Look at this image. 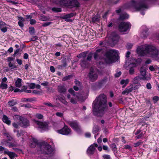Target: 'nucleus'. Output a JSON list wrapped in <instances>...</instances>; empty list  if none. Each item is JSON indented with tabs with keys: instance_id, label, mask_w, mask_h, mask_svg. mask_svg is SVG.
Returning a JSON list of instances; mask_svg holds the SVG:
<instances>
[{
	"instance_id": "nucleus-21",
	"label": "nucleus",
	"mask_w": 159,
	"mask_h": 159,
	"mask_svg": "<svg viewBox=\"0 0 159 159\" xmlns=\"http://www.w3.org/2000/svg\"><path fill=\"white\" fill-rule=\"evenodd\" d=\"M5 152V154L7 155L11 159H13L15 157H17V155L14 152H10L8 150Z\"/></svg>"
},
{
	"instance_id": "nucleus-50",
	"label": "nucleus",
	"mask_w": 159,
	"mask_h": 159,
	"mask_svg": "<svg viewBox=\"0 0 159 159\" xmlns=\"http://www.w3.org/2000/svg\"><path fill=\"white\" fill-rule=\"evenodd\" d=\"M23 89H25V91H24V92H25L26 93H30L31 92V90H26L27 89V87L26 86H24L23 87Z\"/></svg>"
},
{
	"instance_id": "nucleus-43",
	"label": "nucleus",
	"mask_w": 159,
	"mask_h": 159,
	"mask_svg": "<svg viewBox=\"0 0 159 159\" xmlns=\"http://www.w3.org/2000/svg\"><path fill=\"white\" fill-rule=\"evenodd\" d=\"M68 92L71 94V96L75 95V92L72 88H70L68 90Z\"/></svg>"
},
{
	"instance_id": "nucleus-52",
	"label": "nucleus",
	"mask_w": 159,
	"mask_h": 159,
	"mask_svg": "<svg viewBox=\"0 0 159 159\" xmlns=\"http://www.w3.org/2000/svg\"><path fill=\"white\" fill-rule=\"evenodd\" d=\"M32 101H33V100L32 98H25L23 99V101H24V102H31Z\"/></svg>"
},
{
	"instance_id": "nucleus-30",
	"label": "nucleus",
	"mask_w": 159,
	"mask_h": 159,
	"mask_svg": "<svg viewBox=\"0 0 159 159\" xmlns=\"http://www.w3.org/2000/svg\"><path fill=\"white\" fill-rule=\"evenodd\" d=\"M8 85L7 84L4 83L2 82L0 84V88L2 89H6L7 88Z\"/></svg>"
},
{
	"instance_id": "nucleus-53",
	"label": "nucleus",
	"mask_w": 159,
	"mask_h": 159,
	"mask_svg": "<svg viewBox=\"0 0 159 159\" xmlns=\"http://www.w3.org/2000/svg\"><path fill=\"white\" fill-rule=\"evenodd\" d=\"M56 115L57 116L60 117H62L63 116V113L62 112H57L56 113Z\"/></svg>"
},
{
	"instance_id": "nucleus-48",
	"label": "nucleus",
	"mask_w": 159,
	"mask_h": 159,
	"mask_svg": "<svg viewBox=\"0 0 159 159\" xmlns=\"http://www.w3.org/2000/svg\"><path fill=\"white\" fill-rule=\"evenodd\" d=\"M134 72V70L133 68L131 67L129 70V73L130 75H133Z\"/></svg>"
},
{
	"instance_id": "nucleus-61",
	"label": "nucleus",
	"mask_w": 159,
	"mask_h": 159,
	"mask_svg": "<svg viewBox=\"0 0 159 159\" xmlns=\"http://www.w3.org/2000/svg\"><path fill=\"white\" fill-rule=\"evenodd\" d=\"M92 57V54L91 53L89 54L88 55V56L87 57V60L90 61L91 60Z\"/></svg>"
},
{
	"instance_id": "nucleus-33",
	"label": "nucleus",
	"mask_w": 159,
	"mask_h": 159,
	"mask_svg": "<svg viewBox=\"0 0 159 159\" xmlns=\"http://www.w3.org/2000/svg\"><path fill=\"white\" fill-rule=\"evenodd\" d=\"M100 17L98 16H95L92 18V21L95 22L99 21Z\"/></svg>"
},
{
	"instance_id": "nucleus-51",
	"label": "nucleus",
	"mask_w": 159,
	"mask_h": 159,
	"mask_svg": "<svg viewBox=\"0 0 159 159\" xmlns=\"http://www.w3.org/2000/svg\"><path fill=\"white\" fill-rule=\"evenodd\" d=\"M33 141L35 145H34L33 146L32 145V144H31V145H30V146L32 147H34L35 146V145L38 144V140L36 139H33Z\"/></svg>"
},
{
	"instance_id": "nucleus-54",
	"label": "nucleus",
	"mask_w": 159,
	"mask_h": 159,
	"mask_svg": "<svg viewBox=\"0 0 159 159\" xmlns=\"http://www.w3.org/2000/svg\"><path fill=\"white\" fill-rule=\"evenodd\" d=\"M16 145H15L14 144H11L9 145V146L10 148H12L14 150H18L17 148H14L15 147H16L17 146Z\"/></svg>"
},
{
	"instance_id": "nucleus-27",
	"label": "nucleus",
	"mask_w": 159,
	"mask_h": 159,
	"mask_svg": "<svg viewBox=\"0 0 159 159\" xmlns=\"http://www.w3.org/2000/svg\"><path fill=\"white\" fill-rule=\"evenodd\" d=\"M129 15L126 13H124L121 14L119 19L120 20H124L128 18Z\"/></svg>"
},
{
	"instance_id": "nucleus-38",
	"label": "nucleus",
	"mask_w": 159,
	"mask_h": 159,
	"mask_svg": "<svg viewBox=\"0 0 159 159\" xmlns=\"http://www.w3.org/2000/svg\"><path fill=\"white\" fill-rule=\"evenodd\" d=\"M74 16V14L73 13H71L69 14H66L64 16V18L65 19L68 18L73 17Z\"/></svg>"
},
{
	"instance_id": "nucleus-28",
	"label": "nucleus",
	"mask_w": 159,
	"mask_h": 159,
	"mask_svg": "<svg viewBox=\"0 0 159 159\" xmlns=\"http://www.w3.org/2000/svg\"><path fill=\"white\" fill-rule=\"evenodd\" d=\"M80 65L82 67H86L88 66V62L85 60H81L80 62Z\"/></svg>"
},
{
	"instance_id": "nucleus-41",
	"label": "nucleus",
	"mask_w": 159,
	"mask_h": 159,
	"mask_svg": "<svg viewBox=\"0 0 159 159\" xmlns=\"http://www.w3.org/2000/svg\"><path fill=\"white\" fill-rule=\"evenodd\" d=\"M71 77V76L70 75L66 76L63 78L62 79V80L63 81H65L66 80H68L70 79Z\"/></svg>"
},
{
	"instance_id": "nucleus-29",
	"label": "nucleus",
	"mask_w": 159,
	"mask_h": 159,
	"mask_svg": "<svg viewBox=\"0 0 159 159\" xmlns=\"http://www.w3.org/2000/svg\"><path fill=\"white\" fill-rule=\"evenodd\" d=\"M8 105L9 107H12L17 104V102L16 101L14 100H12L11 101H9L8 102Z\"/></svg>"
},
{
	"instance_id": "nucleus-62",
	"label": "nucleus",
	"mask_w": 159,
	"mask_h": 159,
	"mask_svg": "<svg viewBox=\"0 0 159 159\" xmlns=\"http://www.w3.org/2000/svg\"><path fill=\"white\" fill-rule=\"evenodd\" d=\"M50 70L52 72H54L55 71V69L54 66H51L50 67Z\"/></svg>"
},
{
	"instance_id": "nucleus-15",
	"label": "nucleus",
	"mask_w": 159,
	"mask_h": 159,
	"mask_svg": "<svg viewBox=\"0 0 159 159\" xmlns=\"http://www.w3.org/2000/svg\"><path fill=\"white\" fill-rule=\"evenodd\" d=\"M67 98L70 100V102L74 104H75L77 103L78 98L76 95L71 96L69 94L67 95Z\"/></svg>"
},
{
	"instance_id": "nucleus-25",
	"label": "nucleus",
	"mask_w": 159,
	"mask_h": 159,
	"mask_svg": "<svg viewBox=\"0 0 159 159\" xmlns=\"http://www.w3.org/2000/svg\"><path fill=\"white\" fill-rule=\"evenodd\" d=\"M129 82V80L128 79H126L125 80H121L120 82V84H122L124 85L123 86V88H125L128 84Z\"/></svg>"
},
{
	"instance_id": "nucleus-32",
	"label": "nucleus",
	"mask_w": 159,
	"mask_h": 159,
	"mask_svg": "<svg viewBox=\"0 0 159 159\" xmlns=\"http://www.w3.org/2000/svg\"><path fill=\"white\" fill-rule=\"evenodd\" d=\"M23 117L21 116H19L18 115H15L13 116V119L15 121L19 120L20 121Z\"/></svg>"
},
{
	"instance_id": "nucleus-19",
	"label": "nucleus",
	"mask_w": 159,
	"mask_h": 159,
	"mask_svg": "<svg viewBox=\"0 0 159 159\" xmlns=\"http://www.w3.org/2000/svg\"><path fill=\"white\" fill-rule=\"evenodd\" d=\"M140 71L141 75V77L143 78V80L148 79H147L145 77L146 72L145 69L144 67H142L141 68Z\"/></svg>"
},
{
	"instance_id": "nucleus-39",
	"label": "nucleus",
	"mask_w": 159,
	"mask_h": 159,
	"mask_svg": "<svg viewBox=\"0 0 159 159\" xmlns=\"http://www.w3.org/2000/svg\"><path fill=\"white\" fill-rule=\"evenodd\" d=\"M152 99L153 102L155 103L159 100V98L157 96H155Z\"/></svg>"
},
{
	"instance_id": "nucleus-59",
	"label": "nucleus",
	"mask_w": 159,
	"mask_h": 159,
	"mask_svg": "<svg viewBox=\"0 0 159 159\" xmlns=\"http://www.w3.org/2000/svg\"><path fill=\"white\" fill-rule=\"evenodd\" d=\"M142 143V142L141 141H138L136 143H134V145L135 147H137L140 145Z\"/></svg>"
},
{
	"instance_id": "nucleus-2",
	"label": "nucleus",
	"mask_w": 159,
	"mask_h": 159,
	"mask_svg": "<svg viewBox=\"0 0 159 159\" xmlns=\"http://www.w3.org/2000/svg\"><path fill=\"white\" fill-rule=\"evenodd\" d=\"M137 52L140 56L149 55L152 57L155 58L159 55V48L153 45H142L138 47Z\"/></svg>"
},
{
	"instance_id": "nucleus-7",
	"label": "nucleus",
	"mask_w": 159,
	"mask_h": 159,
	"mask_svg": "<svg viewBox=\"0 0 159 159\" xmlns=\"http://www.w3.org/2000/svg\"><path fill=\"white\" fill-rule=\"evenodd\" d=\"M40 148L42 153L44 154H50L52 151L51 146L47 143L42 145Z\"/></svg>"
},
{
	"instance_id": "nucleus-60",
	"label": "nucleus",
	"mask_w": 159,
	"mask_h": 159,
	"mask_svg": "<svg viewBox=\"0 0 159 159\" xmlns=\"http://www.w3.org/2000/svg\"><path fill=\"white\" fill-rule=\"evenodd\" d=\"M11 109V110L14 112H16L18 111L17 108L16 107H13Z\"/></svg>"
},
{
	"instance_id": "nucleus-63",
	"label": "nucleus",
	"mask_w": 159,
	"mask_h": 159,
	"mask_svg": "<svg viewBox=\"0 0 159 159\" xmlns=\"http://www.w3.org/2000/svg\"><path fill=\"white\" fill-rule=\"evenodd\" d=\"M30 23L31 24H34L36 23V21L35 20L31 19L30 20Z\"/></svg>"
},
{
	"instance_id": "nucleus-23",
	"label": "nucleus",
	"mask_w": 159,
	"mask_h": 159,
	"mask_svg": "<svg viewBox=\"0 0 159 159\" xmlns=\"http://www.w3.org/2000/svg\"><path fill=\"white\" fill-rule=\"evenodd\" d=\"M22 80L20 78H17L15 82V85L17 88H20L22 86Z\"/></svg>"
},
{
	"instance_id": "nucleus-55",
	"label": "nucleus",
	"mask_w": 159,
	"mask_h": 159,
	"mask_svg": "<svg viewBox=\"0 0 159 159\" xmlns=\"http://www.w3.org/2000/svg\"><path fill=\"white\" fill-rule=\"evenodd\" d=\"M40 0H32L31 2L33 4L38 5V3Z\"/></svg>"
},
{
	"instance_id": "nucleus-57",
	"label": "nucleus",
	"mask_w": 159,
	"mask_h": 159,
	"mask_svg": "<svg viewBox=\"0 0 159 159\" xmlns=\"http://www.w3.org/2000/svg\"><path fill=\"white\" fill-rule=\"evenodd\" d=\"M17 18L18 20H19V21L23 22H24L25 20L22 17L17 16Z\"/></svg>"
},
{
	"instance_id": "nucleus-11",
	"label": "nucleus",
	"mask_w": 159,
	"mask_h": 159,
	"mask_svg": "<svg viewBox=\"0 0 159 159\" xmlns=\"http://www.w3.org/2000/svg\"><path fill=\"white\" fill-rule=\"evenodd\" d=\"M68 124L75 131L78 132H80L81 129L78 123L76 121H70L67 122Z\"/></svg>"
},
{
	"instance_id": "nucleus-22",
	"label": "nucleus",
	"mask_w": 159,
	"mask_h": 159,
	"mask_svg": "<svg viewBox=\"0 0 159 159\" xmlns=\"http://www.w3.org/2000/svg\"><path fill=\"white\" fill-rule=\"evenodd\" d=\"M103 52L102 49V48H100L96 51V52L94 53V57L95 59H96L98 57L99 55L101 53Z\"/></svg>"
},
{
	"instance_id": "nucleus-3",
	"label": "nucleus",
	"mask_w": 159,
	"mask_h": 159,
	"mask_svg": "<svg viewBox=\"0 0 159 159\" xmlns=\"http://www.w3.org/2000/svg\"><path fill=\"white\" fill-rule=\"evenodd\" d=\"M118 55V52L116 50L110 49L107 51L105 55V60L106 62L110 64L116 61Z\"/></svg>"
},
{
	"instance_id": "nucleus-5",
	"label": "nucleus",
	"mask_w": 159,
	"mask_h": 159,
	"mask_svg": "<svg viewBox=\"0 0 159 159\" xmlns=\"http://www.w3.org/2000/svg\"><path fill=\"white\" fill-rule=\"evenodd\" d=\"M60 4L71 7H77L80 5L79 2L77 0H62L60 1Z\"/></svg>"
},
{
	"instance_id": "nucleus-45",
	"label": "nucleus",
	"mask_w": 159,
	"mask_h": 159,
	"mask_svg": "<svg viewBox=\"0 0 159 159\" xmlns=\"http://www.w3.org/2000/svg\"><path fill=\"white\" fill-rule=\"evenodd\" d=\"M25 89H23V88L21 89V90H20V89L18 88H16L14 90V92L15 93L16 92H24V91H25Z\"/></svg>"
},
{
	"instance_id": "nucleus-47",
	"label": "nucleus",
	"mask_w": 159,
	"mask_h": 159,
	"mask_svg": "<svg viewBox=\"0 0 159 159\" xmlns=\"http://www.w3.org/2000/svg\"><path fill=\"white\" fill-rule=\"evenodd\" d=\"M85 53L84 52H82L78 55L77 57L79 58H80L82 57H85Z\"/></svg>"
},
{
	"instance_id": "nucleus-42",
	"label": "nucleus",
	"mask_w": 159,
	"mask_h": 159,
	"mask_svg": "<svg viewBox=\"0 0 159 159\" xmlns=\"http://www.w3.org/2000/svg\"><path fill=\"white\" fill-rule=\"evenodd\" d=\"M111 147L114 152L116 150V147L115 143H113L111 145Z\"/></svg>"
},
{
	"instance_id": "nucleus-35",
	"label": "nucleus",
	"mask_w": 159,
	"mask_h": 159,
	"mask_svg": "<svg viewBox=\"0 0 159 159\" xmlns=\"http://www.w3.org/2000/svg\"><path fill=\"white\" fill-rule=\"evenodd\" d=\"M8 66L10 67L11 68V69L12 70L17 68L16 66V65H13L11 62H9L8 63Z\"/></svg>"
},
{
	"instance_id": "nucleus-24",
	"label": "nucleus",
	"mask_w": 159,
	"mask_h": 159,
	"mask_svg": "<svg viewBox=\"0 0 159 159\" xmlns=\"http://www.w3.org/2000/svg\"><path fill=\"white\" fill-rule=\"evenodd\" d=\"M2 120L3 122L8 125H10L11 124L10 120L9 119L8 117L5 115H3Z\"/></svg>"
},
{
	"instance_id": "nucleus-26",
	"label": "nucleus",
	"mask_w": 159,
	"mask_h": 159,
	"mask_svg": "<svg viewBox=\"0 0 159 159\" xmlns=\"http://www.w3.org/2000/svg\"><path fill=\"white\" fill-rule=\"evenodd\" d=\"M130 64L133 65L134 66H136L138 64L137 60L134 58H132L130 61Z\"/></svg>"
},
{
	"instance_id": "nucleus-16",
	"label": "nucleus",
	"mask_w": 159,
	"mask_h": 159,
	"mask_svg": "<svg viewBox=\"0 0 159 159\" xmlns=\"http://www.w3.org/2000/svg\"><path fill=\"white\" fill-rule=\"evenodd\" d=\"M20 125L24 127H26L30 125V122L27 119L23 117L20 120Z\"/></svg>"
},
{
	"instance_id": "nucleus-1",
	"label": "nucleus",
	"mask_w": 159,
	"mask_h": 159,
	"mask_svg": "<svg viewBox=\"0 0 159 159\" xmlns=\"http://www.w3.org/2000/svg\"><path fill=\"white\" fill-rule=\"evenodd\" d=\"M107 97L101 93L97 97L93 102V111L97 113L98 116H103L108 110Z\"/></svg>"
},
{
	"instance_id": "nucleus-14",
	"label": "nucleus",
	"mask_w": 159,
	"mask_h": 159,
	"mask_svg": "<svg viewBox=\"0 0 159 159\" xmlns=\"http://www.w3.org/2000/svg\"><path fill=\"white\" fill-rule=\"evenodd\" d=\"M98 147V144L94 143L91 145L87 150V153L89 155L93 154L96 151V148Z\"/></svg>"
},
{
	"instance_id": "nucleus-44",
	"label": "nucleus",
	"mask_w": 159,
	"mask_h": 159,
	"mask_svg": "<svg viewBox=\"0 0 159 159\" xmlns=\"http://www.w3.org/2000/svg\"><path fill=\"white\" fill-rule=\"evenodd\" d=\"M8 149L2 146H0V151H4V154H6V152L7 151Z\"/></svg>"
},
{
	"instance_id": "nucleus-8",
	"label": "nucleus",
	"mask_w": 159,
	"mask_h": 159,
	"mask_svg": "<svg viewBox=\"0 0 159 159\" xmlns=\"http://www.w3.org/2000/svg\"><path fill=\"white\" fill-rule=\"evenodd\" d=\"M130 27L131 25L129 22H122L119 25L118 29L120 32H124L130 29Z\"/></svg>"
},
{
	"instance_id": "nucleus-34",
	"label": "nucleus",
	"mask_w": 159,
	"mask_h": 159,
	"mask_svg": "<svg viewBox=\"0 0 159 159\" xmlns=\"http://www.w3.org/2000/svg\"><path fill=\"white\" fill-rule=\"evenodd\" d=\"M99 130V128L98 126H95L93 129V133L95 134L98 132Z\"/></svg>"
},
{
	"instance_id": "nucleus-10",
	"label": "nucleus",
	"mask_w": 159,
	"mask_h": 159,
	"mask_svg": "<svg viewBox=\"0 0 159 159\" xmlns=\"http://www.w3.org/2000/svg\"><path fill=\"white\" fill-rule=\"evenodd\" d=\"M119 36L116 33H112L109 36V43L111 46L117 43L119 39Z\"/></svg>"
},
{
	"instance_id": "nucleus-9",
	"label": "nucleus",
	"mask_w": 159,
	"mask_h": 159,
	"mask_svg": "<svg viewBox=\"0 0 159 159\" xmlns=\"http://www.w3.org/2000/svg\"><path fill=\"white\" fill-rule=\"evenodd\" d=\"M141 80H143V78L139 75L136 76L132 79V84H133L132 87L134 88V90L138 89L141 86V85L139 82Z\"/></svg>"
},
{
	"instance_id": "nucleus-20",
	"label": "nucleus",
	"mask_w": 159,
	"mask_h": 159,
	"mask_svg": "<svg viewBox=\"0 0 159 159\" xmlns=\"http://www.w3.org/2000/svg\"><path fill=\"white\" fill-rule=\"evenodd\" d=\"M58 91L61 93H64L66 91V89L64 85H59L58 86Z\"/></svg>"
},
{
	"instance_id": "nucleus-36",
	"label": "nucleus",
	"mask_w": 159,
	"mask_h": 159,
	"mask_svg": "<svg viewBox=\"0 0 159 159\" xmlns=\"http://www.w3.org/2000/svg\"><path fill=\"white\" fill-rule=\"evenodd\" d=\"M52 10L55 12H60L61 11V9L60 8L53 7L52 8Z\"/></svg>"
},
{
	"instance_id": "nucleus-64",
	"label": "nucleus",
	"mask_w": 159,
	"mask_h": 159,
	"mask_svg": "<svg viewBox=\"0 0 159 159\" xmlns=\"http://www.w3.org/2000/svg\"><path fill=\"white\" fill-rule=\"evenodd\" d=\"M103 157L104 159H110V156L109 155H104L103 156Z\"/></svg>"
},
{
	"instance_id": "nucleus-4",
	"label": "nucleus",
	"mask_w": 159,
	"mask_h": 159,
	"mask_svg": "<svg viewBox=\"0 0 159 159\" xmlns=\"http://www.w3.org/2000/svg\"><path fill=\"white\" fill-rule=\"evenodd\" d=\"M126 5V8H133L138 11L144 10L148 8L147 5L144 4L143 2H136L134 0H132Z\"/></svg>"
},
{
	"instance_id": "nucleus-6",
	"label": "nucleus",
	"mask_w": 159,
	"mask_h": 159,
	"mask_svg": "<svg viewBox=\"0 0 159 159\" xmlns=\"http://www.w3.org/2000/svg\"><path fill=\"white\" fill-rule=\"evenodd\" d=\"M88 76L91 81L93 82L97 80L98 74L95 68L91 67L90 68Z\"/></svg>"
},
{
	"instance_id": "nucleus-40",
	"label": "nucleus",
	"mask_w": 159,
	"mask_h": 159,
	"mask_svg": "<svg viewBox=\"0 0 159 159\" xmlns=\"http://www.w3.org/2000/svg\"><path fill=\"white\" fill-rule=\"evenodd\" d=\"M29 31L30 34H33L34 33V29L33 27H31L29 28Z\"/></svg>"
},
{
	"instance_id": "nucleus-31",
	"label": "nucleus",
	"mask_w": 159,
	"mask_h": 159,
	"mask_svg": "<svg viewBox=\"0 0 159 159\" xmlns=\"http://www.w3.org/2000/svg\"><path fill=\"white\" fill-rule=\"evenodd\" d=\"M25 133L23 131H18L17 133V136L18 137H19L20 136H22V139H23V136L25 134Z\"/></svg>"
},
{
	"instance_id": "nucleus-37",
	"label": "nucleus",
	"mask_w": 159,
	"mask_h": 159,
	"mask_svg": "<svg viewBox=\"0 0 159 159\" xmlns=\"http://www.w3.org/2000/svg\"><path fill=\"white\" fill-rule=\"evenodd\" d=\"M12 125L15 128L17 129L18 128L19 125H20V123L14 122L12 124Z\"/></svg>"
},
{
	"instance_id": "nucleus-13",
	"label": "nucleus",
	"mask_w": 159,
	"mask_h": 159,
	"mask_svg": "<svg viewBox=\"0 0 159 159\" xmlns=\"http://www.w3.org/2000/svg\"><path fill=\"white\" fill-rule=\"evenodd\" d=\"M34 121L39 128L43 130H45L47 129L48 126L46 122H40L36 120H34Z\"/></svg>"
},
{
	"instance_id": "nucleus-18",
	"label": "nucleus",
	"mask_w": 159,
	"mask_h": 159,
	"mask_svg": "<svg viewBox=\"0 0 159 159\" xmlns=\"http://www.w3.org/2000/svg\"><path fill=\"white\" fill-rule=\"evenodd\" d=\"M7 24L2 21H0V30L3 33H5L7 31V27L6 26Z\"/></svg>"
},
{
	"instance_id": "nucleus-49",
	"label": "nucleus",
	"mask_w": 159,
	"mask_h": 159,
	"mask_svg": "<svg viewBox=\"0 0 159 159\" xmlns=\"http://www.w3.org/2000/svg\"><path fill=\"white\" fill-rule=\"evenodd\" d=\"M35 116L36 117L39 119H42L43 117V116L40 114H36L35 115Z\"/></svg>"
},
{
	"instance_id": "nucleus-12",
	"label": "nucleus",
	"mask_w": 159,
	"mask_h": 159,
	"mask_svg": "<svg viewBox=\"0 0 159 159\" xmlns=\"http://www.w3.org/2000/svg\"><path fill=\"white\" fill-rule=\"evenodd\" d=\"M57 132L59 134L67 135L70 134L71 131L70 129L67 126L65 125L63 128L61 129L58 130Z\"/></svg>"
},
{
	"instance_id": "nucleus-56",
	"label": "nucleus",
	"mask_w": 159,
	"mask_h": 159,
	"mask_svg": "<svg viewBox=\"0 0 159 159\" xmlns=\"http://www.w3.org/2000/svg\"><path fill=\"white\" fill-rule=\"evenodd\" d=\"M51 22H46V23H43L42 24V25L43 27L47 26L50 25L51 24Z\"/></svg>"
},
{
	"instance_id": "nucleus-17",
	"label": "nucleus",
	"mask_w": 159,
	"mask_h": 159,
	"mask_svg": "<svg viewBox=\"0 0 159 159\" xmlns=\"http://www.w3.org/2000/svg\"><path fill=\"white\" fill-rule=\"evenodd\" d=\"M133 84H130V85L127 87V88L125 89V90L123 91L122 93V94L123 95H125V94H128L129 93L132 92L134 90V88H133Z\"/></svg>"
},
{
	"instance_id": "nucleus-58",
	"label": "nucleus",
	"mask_w": 159,
	"mask_h": 159,
	"mask_svg": "<svg viewBox=\"0 0 159 159\" xmlns=\"http://www.w3.org/2000/svg\"><path fill=\"white\" fill-rule=\"evenodd\" d=\"M30 89H34L35 88V84L34 83H31L29 85Z\"/></svg>"
},
{
	"instance_id": "nucleus-46",
	"label": "nucleus",
	"mask_w": 159,
	"mask_h": 159,
	"mask_svg": "<svg viewBox=\"0 0 159 159\" xmlns=\"http://www.w3.org/2000/svg\"><path fill=\"white\" fill-rule=\"evenodd\" d=\"M60 101L65 105H67L68 102L64 99L62 98H59Z\"/></svg>"
}]
</instances>
